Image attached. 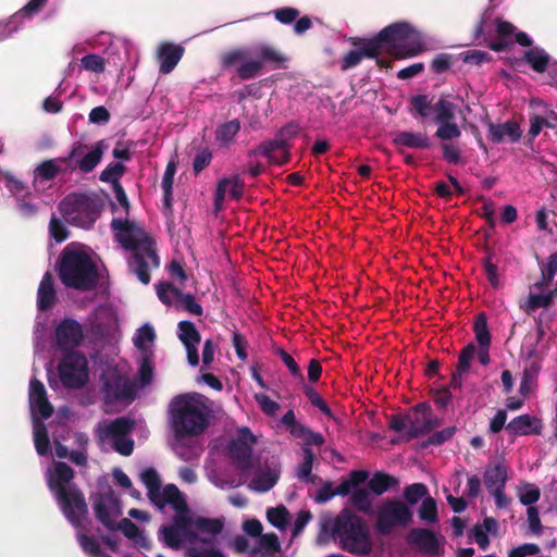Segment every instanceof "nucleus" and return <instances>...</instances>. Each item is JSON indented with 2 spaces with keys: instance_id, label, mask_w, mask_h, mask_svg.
Masks as SVG:
<instances>
[{
  "instance_id": "obj_36",
  "label": "nucleus",
  "mask_w": 557,
  "mask_h": 557,
  "mask_svg": "<svg viewBox=\"0 0 557 557\" xmlns=\"http://www.w3.org/2000/svg\"><path fill=\"white\" fill-rule=\"evenodd\" d=\"M55 302V290L53 285V276L50 272H46L37 292V306L40 311L49 310Z\"/></svg>"
},
{
  "instance_id": "obj_59",
  "label": "nucleus",
  "mask_w": 557,
  "mask_h": 557,
  "mask_svg": "<svg viewBox=\"0 0 557 557\" xmlns=\"http://www.w3.org/2000/svg\"><path fill=\"white\" fill-rule=\"evenodd\" d=\"M435 136L443 141H448L461 136V131L458 125L453 121L438 123V128Z\"/></svg>"
},
{
  "instance_id": "obj_5",
  "label": "nucleus",
  "mask_w": 557,
  "mask_h": 557,
  "mask_svg": "<svg viewBox=\"0 0 557 557\" xmlns=\"http://www.w3.org/2000/svg\"><path fill=\"white\" fill-rule=\"evenodd\" d=\"M59 278L66 287L92 289L98 282V270L84 246L70 244L60 255Z\"/></svg>"
},
{
  "instance_id": "obj_18",
  "label": "nucleus",
  "mask_w": 557,
  "mask_h": 557,
  "mask_svg": "<svg viewBox=\"0 0 557 557\" xmlns=\"http://www.w3.org/2000/svg\"><path fill=\"white\" fill-rule=\"evenodd\" d=\"M409 428L406 432V440L410 441L431 432L440 426L438 419L432 417L431 406L426 403L417 404L410 413H407Z\"/></svg>"
},
{
  "instance_id": "obj_56",
  "label": "nucleus",
  "mask_w": 557,
  "mask_h": 557,
  "mask_svg": "<svg viewBox=\"0 0 557 557\" xmlns=\"http://www.w3.org/2000/svg\"><path fill=\"white\" fill-rule=\"evenodd\" d=\"M428 494L429 490L424 483H413L404 488V497L409 505H416Z\"/></svg>"
},
{
  "instance_id": "obj_33",
  "label": "nucleus",
  "mask_w": 557,
  "mask_h": 557,
  "mask_svg": "<svg viewBox=\"0 0 557 557\" xmlns=\"http://www.w3.org/2000/svg\"><path fill=\"white\" fill-rule=\"evenodd\" d=\"M536 422H539L537 419L532 418L530 414H521L513 418L506 425V431L512 436L539 435L541 433V425H534Z\"/></svg>"
},
{
  "instance_id": "obj_17",
  "label": "nucleus",
  "mask_w": 557,
  "mask_h": 557,
  "mask_svg": "<svg viewBox=\"0 0 557 557\" xmlns=\"http://www.w3.org/2000/svg\"><path fill=\"white\" fill-rule=\"evenodd\" d=\"M298 133L299 125L288 123L280 129L275 139L262 143L253 153L268 157L272 163L283 164L289 158L287 143L296 137Z\"/></svg>"
},
{
  "instance_id": "obj_21",
  "label": "nucleus",
  "mask_w": 557,
  "mask_h": 557,
  "mask_svg": "<svg viewBox=\"0 0 557 557\" xmlns=\"http://www.w3.org/2000/svg\"><path fill=\"white\" fill-rule=\"evenodd\" d=\"M83 337V325L75 319L65 318L55 327L57 345L62 350L79 346Z\"/></svg>"
},
{
  "instance_id": "obj_61",
  "label": "nucleus",
  "mask_w": 557,
  "mask_h": 557,
  "mask_svg": "<svg viewBox=\"0 0 557 557\" xmlns=\"http://www.w3.org/2000/svg\"><path fill=\"white\" fill-rule=\"evenodd\" d=\"M125 168L120 162L110 163L100 174V180L106 183H111L114 186L119 184L120 178L123 176Z\"/></svg>"
},
{
  "instance_id": "obj_31",
  "label": "nucleus",
  "mask_w": 557,
  "mask_h": 557,
  "mask_svg": "<svg viewBox=\"0 0 557 557\" xmlns=\"http://www.w3.org/2000/svg\"><path fill=\"white\" fill-rule=\"evenodd\" d=\"M392 144L396 148H411V149H429L431 147L430 138L425 133H414L403 131L395 135Z\"/></svg>"
},
{
  "instance_id": "obj_57",
  "label": "nucleus",
  "mask_w": 557,
  "mask_h": 557,
  "mask_svg": "<svg viewBox=\"0 0 557 557\" xmlns=\"http://www.w3.org/2000/svg\"><path fill=\"white\" fill-rule=\"evenodd\" d=\"M253 399L256 400L260 411L267 417H275L281 408L277 401L271 399L264 393H256L253 395Z\"/></svg>"
},
{
  "instance_id": "obj_50",
  "label": "nucleus",
  "mask_w": 557,
  "mask_h": 557,
  "mask_svg": "<svg viewBox=\"0 0 557 557\" xmlns=\"http://www.w3.org/2000/svg\"><path fill=\"white\" fill-rule=\"evenodd\" d=\"M289 511L284 505L268 508L267 519L273 527L284 530L289 521Z\"/></svg>"
},
{
  "instance_id": "obj_64",
  "label": "nucleus",
  "mask_w": 557,
  "mask_h": 557,
  "mask_svg": "<svg viewBox=\"0 0 557 557\" xmlns=\"http://www.w3.org/2000/svg\"><path fill=\"white\" fill-rule=\"evenodd\" d=\"M410 103L413 110L421 117L429 116L431 107V100L428 95H417L410 98Z\"/></svg>"
},
{
  "instance_id": "obj_53",
  "label": "nucleus",
  "mask_w": 557,
  "mask_h": 557,
  "mask_svg": "<svg viewBox=\"0 0 557 557\" xmlns=\"http://www.w3.org/2000/svg\"><path fill=\"white\" fill-rule=\"evenodd\" d=\"M60 172V168L55 160H47L40 163L35 170V182L38 181H51L53 180L58 173Z\"/></svg>"
},
{
  "instance_id": "obj_41",
  "label": "nucleus",
  "mask_w": 557,
  "mask_h": 557,
  "mask_svg": "<svg viewBox=\"0 0 557 557\" xmlns=\"http://www.w3.org/2000/svg\"><path fill=\"white\" fill-rule=\"evenodd\" d=\"M399 480L396 476L384 472H376L368 482V487L376 495H382L389 488L397 486Z\"/></svg>"
},
{
  "instance_id": "obj_52",
  "label": "nucleus",
  "mask_w": 557,
  "mask_h": 557,
  "mask_svg": "<svg viewBox=\"0 0 557 557\" xmlns=\"http://www.w3.org/2000/svg\"><path fill=\"white\" fill-rule=\"evenodd\" d=\"M350 503L354 507H356L359 511L370 512L372 507V499L369 490L367 488H356L350 497Z\"/></svg>"
},
{
  "instance_id": "obj_60",
  "label": "nucleus",
  "mask_w": 557,
  "mask_h": 557,
  "mask_svg": "<svg viewBox=\"0 0 557 557\" xmlns=\"http://www.w3.org/2000/svg\"><path fill=\"white\" fill-rule=\"evenodd\" d=\"M518 496L522 505L533 507L541 497V491L536 485L527 483L519 490Z\"/></svg>"
},
{
  "instance_id": "obj_30",
  "label": "nucleus",
  "mask_w": 557,
  "mask_h": 557,
  "mask_svg": "<svg viewBox=\"0 0 557 557\" xmlns=\"http://www.w3.org/2000/svg\"><path fill=\"white\" fill-rule=\"evenodd\" d=\"M187 557H226L225 554L220 549L215 539H200L197 540L186 547Z\"/></svg>"
},
{
  "instance_id": "obj_8",
  "label": "nucleus",
  "mask_w": 557,
  "mask_h": 557,
  "mask_svg": "<svg viewBox=\"0 0 557 557\" xmlns=\"http://www.w3.org/2000/svg\"><path fill=\"white\" fill-rule=\"evenodd\" d=\"M101 201L96 196L72 194L59 205L63 219L75 226L90 228L100 215Z\"/></svg>"
},
{
  "instance_id": "obj_10",
  "label": "nucleus",
  "mask_w": 557,
  "mask_h": 557,
  "mask_svg": "<svg viewBox=\"0 0 557 557\" xmlns=\"http://www.w3.org/2000/svg\"><path fill=\"white\" fill-rule=\"evenodd\" d=\"M169 506L175 511V516L172 524L162 525L159 529L160 542L172 549H180L185 544L189 546L193 541L197 540V534L190 530L186 497L182 499V505L176 506L173 503Z\"/></svg>"
},
{
  "instance_id": "obj_13",
  "label": "nucleus",
  "mask_w": 557,
  "mask_h": 557,
  "mask_svg": "<svg viewBox=\"0 0 557 557\" xmlns=\"http://www.w3.org/2000/svg\"><path fill=\"white\" fill-rule=\"evenodd\" d=\"M103 39L109 41L108 47L102 54L87 53L81 59L79 71H85L95 75L104 73L107 65L113 66L115 70L122 71L123 63L120 50L127 49L125 40H113L110 34H103Z\"/></svg>"
},
{
  "instance_id": "obj_6",
  "label": "nucleus",
  "mask_w": 557,
  "mask_h": 557,
  "mask_svg": "<svg viewBox=\"0 0 557 557\" xmlns=\"http://www.w3.org/2000/svg\"><path fill=\"white\" fill-rule=\"evenodd\" d=\"M221 454L228 458L237 474L226 476L211 465H206L207 479L218 488L231 490L244 483V426L237 429L236 436L224 435L212 441L210 455Z\"/></svg>"
},
{
  "instance_id": "obj_62",
  "label": "nucleus",
  "mask_w": 557,
  "mask_h": 557,
  "mask_svg": "<svg viewBox=\"0 0 557 557\" xmlns=\"http://www.w3.org/2000/svg\"><path fill=\"white\" fill-rule=\"evenodd\" d=\"M23 26L12 14L8 20L0 21V41H3L16 34Z\"/></svg>"
},
{
  "instance_id": "obj_51",
  "label": "nucleus",
  "mask_w": 557,
  "mask_h": 557,
  "mask_svg": "<svg viewBox=\"0 0 557 557\" xmlns=\"http://www.w3.org/2000/svg\"><path fill=\"white\" fill-rule=\"evenodd\" d=\"M524 59L537 73H544L547 70L549 57L543 51L528 50L524 52Z\"/></svg>"
},
{
  "instance_id": "obj_25",
  "label": "nucleus",
  "mask_w": 557,
  "mask_h": 557,
  "mask_svg": "<svg viewBox=\"0 0 557 557\" xmlns=\"http://www.w3.org/2000/svg\"><path fill=\"white\" fill-rule=\"evenodd\" d=\"M225 524V519L220 518H207L202 516L191 515L189 512V525L197 536L200 539H215L219 535Z\"/></svg>"
},
{
  "instance_id": "obj_12",
  "label": "nucleus",
  "mask_w": 557,
  "mask_h": 557,
  "mask_svg": "<svg viewBox=\"0 0 557 557\" xmlns=\"http://www.w3.org/2000/svg\"><path fill=\"white\" fill-rule=\"evenodd\" d=\"M90 498L97 520L108 530H113L115 521L123 513L121 498L106 481L98 482L97 491Z\"/></svg>"
},
{
  "instance_id": "obj_49",
  "label": "nucleus",
  "mask_w": 557,
  "mask_h": 557,
  "mask_svg": "<svg viewBox=\"0 0 557 557\" xmlns=\"http://www.w3.org/2000/svg\"><path fill=\"white\" fill-rule=\"evenodd\" d=\"M47 2L48 0H29L23 8L14 13L15 18L24 26L26 22L30 21L44 9Z\"/></svg>"
},
{
  "instance_id": "obj_9",
  "label": "nucleus",
  "mask_w": 557,
  "mask_h": 557,
  "mask_svg": "<svg viewBox=\"0 0 557 557\" xmlns=\"http://www.w3.org/2000/svg\"><path fill=\"white\" fill-rule=\"evenodd\" d=\"M133 428V420L121 417L99 422L96 435L102 449H113L122 456H129L134 450V441L128 436Z\"/></svg>"
},
{
  "instance_id": "obj_39",
  "label": "nucleus",
  "mask_w": 557,
  "mask_h": 557,
  "mask_svg": "<svg viewBox=\"0 0 557 557\" xmlns=\"http://www.w3.org/2000/svg\"><path fill=\"white\" fill-rule=\"evenodd\" d=\"M222 66L238 83L244 79V50L237 49L223 55Z\"/></svg>"
},
{
  "instance_id": "obj_14",
  "label": "nucleus",
  "mask_w": 557,
  "mask_h": 557,
  "mask_svg": "<svg viewBox=\"0 0 557 557\" xmlns=\"http://www.w3.org/2000/svg\"><path fill=\"white\" fill-rule=\"evenodd\" d=\"M140 481L147 488V496L150 503L158 509L175 504L182 505V499L185 495L174 484H166L161 486V479L159 473L153 468H145L139 474Z\"/></svg>"
},
{
  "instance_id": "obj_34",
  "label": "nucleus",
  "mask_w": 557,
  "mask_h": 557,
  "mask_svg": "<svg viewBox=\"0 0 557 557\" xmlns=\"http://www.w3.org/2000/svg\"><path fill=\"white\" fill-rule=\"evenodd\" d=\"M507 480V468L504 465H487L485 468L483 481L486 490L490 493L496 490L505 488Z\"/></svg>"
},
{
  "instance_id": "obj_55",
  "label": "nucleus",
  "mask_w": 557,
  "mask_h": 557,
  "mask_svg": "<svg viewBox=\"0 0 557 557\" xmlns=\"http://www.w3.org/2000/svg\"><path fill=\"white\" fill-rule=\"evenodd\" d=\"M419 518L428 523H434L437 521V505L436 500L428 496L422 500V504L418 510Z\"/></svg>"
},
{
  "instance_id": "obj_29",
  "label": "nucleus",
  "mask_w": 557,
  "mask_h": 557,
  "mask_svg": "<svg viewBox=\"0 0 557 557\" xmlns=\"http://www.w3.org/2000/svg\"><path fill=\"white\" fill-rule=\"evenodd\" d=\"M280 479V469L265 467L258 469L251 478L248 487L258 493L269 492Z\"/></svg>"
},
{
  "instance_id": "obj_46",
  "label": "nucleus",
  "mask_w": 557,
  "mask_h": 557,
  "mask_svg": "<svg viewBox=\"0 0 557 557\" xmlns=\"http://www.w3.org/2000/svg\"><path fill=\"white\" fill-rule=\"evenodd\" d=\"M432 109L435 114L434 121L436 124L455 120L457 106L447 99L441 98Z\"/></svg>"
},
{
  "instance_id": "obj_3",
  "label": "nucleus",
  "mask_w": 557,
  "mask_h": 557,
  "mask_svg": "<svg viewBox=\"0 0 557 557\" xmlns=\"http://www.w3.org/2000/svg\"><path fill=\"white\" fill-rule=\"evenodd\" d=\"M111 227L116 240L132 251L128 265L143 284L150 282L149 271L159 267V258L152 238L138 225L128 220L113 219Z\"/></svg>"
},
{
  "instance_id": "obj_23",
  "label": "nucleus",
  "mask_w": 557,
  "mask_h": 557,
  "mask_svg": "<svg viewBox=\"0 0 557 557\" xmlns=\"http://www.w3.org/2000/svg\"><path fill=\"white\" fill-rule=\"evenodd\" d=\"M29 406L33 419L46 420L53 413V407L47 398L44 384L35 377L29 382Z\"/></svg>"
},
{
  "instance_id": "obj_48",
  "label": "nucleus",
  "mask_w": 557,
  "mask_h": 557,
  "mask_svg": "<svg viewBox=\"0 0 557 557\" xmlns=\"http://www.w3.org/2000/svg\"><path fill=\"white\" fill-rule=\"evenodd\" d=\"M240 129V122L235 119L220 125L215 131V139L221 146H227Z\"/></svg>"
},
{
  "instance_id": "obj_43",
  "label": "nucleus",
  "mask_w": 557,
  "mask_h": 557,
  "mask_svg": "<svg viewBox=\"0 0 557 557\" xmlns=\"http://www.w3.org/2000/svg\"><path fill=\"white\" fill-rule=\"evenodd\" d=\"M540 269L541 278L534 284V287L543 290L550 285L557 274V252L552 253L548 257V262L545 265H540Z\"/></svg>"
},
{
  "instance_id": "obj_24",
  "label": "nucleus",
  "mask_w": 557,
  "mask_h": 557,
  "mask_svg": "<svg viewBox=\"0 0 557 557\" xmlns=\"http://www.w3.org/2000/svg\"><path fill=\"white\" fill-rule=\"evenodd\" d=\"M177 335L184 344L188 363L195 367L199 363L198 346L200 335L195 324L188 320L181 321L177 327Z\"/></svg>"
},
{
  "instance_id": "obj_11",
  "label": "nucleus",
  "mask_w": 557,
  "mask_h": 557,
  "mask_svg": "<svg viewBox=\"0 0 557 557\" xmlns=\"http://www.w3.org/2000/svg\"><path fill=\"white\" fill-rule=\"evenodd\" d=\"M100 382L106 404L132 401L136 396V385L128 374L119 367H107L101 374Z\"/></svg>"
},
{
  "instance_id": "obj_32",
  "label": "nucleus",
  "mask_w": 557,
  "mask_h": 557,
  "mask_svg": "<svg viewBox=\"0 0 557 557\" xmlns=\"http://www.w3.org/2000/svg\"><path fill=\"white\" fill-rule=\"evenodd\" d=\"M115 530L121 531L127 539L132 540L137 547L147 550L150 549V540L146 536L145 532L129 519L123 518L120 522L115 521V527L112 531Z\"/></svg>"
},
{
  "instance_id": "obj_45",
  "label": "nucleus",
  "mask_w": 557,
  "mask_h": 557,
  "mask_svg": "<svg viewBox=\"0 0 557 557\" xmlns=\"http://www.w3.org/2000/svg\"><path fill=\"white\" fill-rule=\"evenodd\" d=\"M473 332L479 346H491L492 335L487 325V317L484 312H479L475 315Z\"/></svg>"
},
{
  "instance_id": "obj_35",
  "label": "nucleus",
  "mask_w": 557,
  "mask_h": 557,
  "mask_svg": "<svg viewBox=\"0 0 557 557\" xmlns=\"http://www.w3.org/2000/svg\"><path fill=\"white\" fill-rule=\"evenodd\" d=\"M281 552V543L275 533H267L259 537L257 545L249 552L250 557H275Z\"/></svg>"
},
{
  "instance_id": "obj_20",
  "label": "nucleus",
  "mask_w": 557,
  "mask_h": 557,
  "mask_svg": "<svg viewBox=\"0 0 557 557\" xmlns=\"http://www.w3.org/2000/svg\"><path fill=\"white\" fill-rule=\"evenodd\" d=\"M350 44L355 49L349 50L341 60V70L348 71L361 63L364 58H377L381 53L372 38L352 37Z\"/></svg>"
},
{
  "instance_id": "obj_26",
  "label": "nucleus",
  "mask_w": 557,
  "mask_h": 557,
  "mask_svg": "<svg viewBox=\"0 0 557 557\" xmlns=\"http://www.w3.org/2000/svg\"><path fill=\"white\" fill-rule=\"evenodd\" d=\"M184 47L172 42H161L157 48V60L161 74L171 73L184 55Z\"/></svg>"
},
{
  "instance_id": "obj_40",
  "label": "nucleus",
  "mask_w": 557,
  "mask_h": 557,
  "mask_svg": "<svg viewBox=\"0 0 557 557\" xmlns=\"http://www.w3.org/2000/svg\"><path fill=\"white\" fill-rule=\"evenodd\" d=\"M34 444L39 456H46L50 453V440L45 423L39 418L33 419Z\"/></svg>"
},
{
  "instance_id": "obj_7",
  "label": "nucleus",
  "mask_w": 557,
  "mask_h": 557,
  "mask_svg": "<svg viewBox=\"0 0 557 557\" xmlns=\"http://www.w3.org/2000/svg\"><path fill=\"white\" fill-rule=\"evenodd\" d=\"M380 53H387L397 60L417 57L425 51L420 34L407 22H396L371 37Z\"/></svg>"
},
{
  "instance_id": "obj_44",
  "label": "nucleus",
  "mask_w": 557,
  "mask_h": 557,
  "mask_svg": "<svg viewBox=\"0 0 557 557\" xmlns=\"http://www.w3.org/2000/svg\"><path fill=\"white\" fill-rule=\"evenodd\" d=\"M156 339V332L151 324L145 323L143 326L137 329L133 343L141 351L147 352L149 346L153 344Z\"/></svg>"
},
{
  "instance_id": "obj_38",
  "label": "nucleus",
  "mask_w": 557,
  "mask_h": 557,
  "mask_svg": "<svg viewBox=\"0 0 557 557\" xmlns=\"http://www.w3.org/2000/svg\"><path fill=\"white\" fill-rule=\"evenodd\" d=\"M256 57L261 59L264 65L275 69H287L288 58L278 49L269 46L261 45L256 49Z\"/></svg>"
},
{
  "instance_id": "obj_47",
  "label": "nucleus",
  "mask_w": 557,
  "mask_h": 557,
  "mask_svg": "<svg viewBox=\"0 0 557 557\" xmlns=\"http://www.w3.org/2000/svg\"><path fill=\"white\" fill-rule=\"evenodd\" d=\"M304 459L296 470L297 478L305 483H313L312 465L314 460V453L311 448L304 447Z\"/></svg>"
},
{
  "instance_id": "obj_16",
  "label": "nucleus",
  "mask_w": 557,
  "mask_h": 557,
  "mask_svg": "<svg viewBox=\"0 0 557 557\" xmlns=\"http://www.w3.org/2000/svg\"><path fill=\"white\" fill-rule=\"evenodd\" d=\"M58 371L64 387L81 388L88 380V361L83 354L70 351L61 359Z\"/></svg>"
},
{
  "instance_id": "obj_28",
  "label": "nucleus",
  "mask_w": 557,
  "mask_h": 557,
  "mask_svg": "<svg viewBox=\"0 0 557 557\" xmlns=\"http://www.w3.org/2000/svg\"><path fill=\"white\" fill-rule=\"evenodd\" d=\"M244 193V184L238 176L223 178L219 182L215 197L214 207L219 211L222 209L223 201L226 195L234 199H239Z\"/></svg>"
},
{
  "instance_id": "obj_19",
  "label": "nucleus",
  "mask_w": 557,
  "mask_h": 557,
  "mask_svg": "<svg viewBox=\"0 0 557 557\" xmlns=\"http://www.w3.org/2000/svg\"><path fill=\"white\" fill-rule=\"evenodd\" d=\"M108 145L104 140L95 143L90 148L87 145L75 143L69 154V159L76 160V166L83 173L91 172L101 161Z\"/></svg>"
},
{
  "instance_id": "obj_42",
  "label": "nucleus",
  "mask_w": 557,
  "mask_h": 557,
  "mask_svg": "<svg viewBox=\"0 0 557 557\" xmlns=\"http://www.w3.org/2000/svg\"><path fill=\"white\" fill-rule=\"evenodd\" d=\"M554 297H556L554 289L547 294L530 293L524 305L521 306V309L527 313H532L539 308H549L554 304Z\"/></svg>"
},
{
  "instance_id": "obj_4",
  "label": "nucleus",
  "mask_w": 557,
  "mask_h": 557,
  "mask_svg": "<svg viewBox=\"0 0 557 557\" xmlns=\"http://www.w3.org/2000/svg\"><path fill=\"white\" fill-rule=\"evenodd\" d=\"M337 540L342 549L357 556H367L373 544L367 522L348 508H344L333 518L323 515L320 519V535Z\"/></svg>"
},
{
  "instance_id": "obj_27",
  "label": "nucleus",
  "mask_w": 557,
  "mask_h": 557,
  "mask_svg": "<svg viewBox=\"0 0 557 557\" xmlns=\"http://www.w3.org/2000/svg\"><path fill=\"white\" fill-rule=\"evenodd\" d=\"M487 137L494 144H500L507 137L509 141L517 143L521 138L522 131L516 121H507L502 124L488 123Z\"/></svg>"
},
{
  "instance_id": "obj_1",
  "label": "nucleus",
  "mask_w": 557,
  "mask_h": 557,
  "mask_svg": "<svg viewBox=\"0 0 557 557\" xmlns=\"http://www.w3.org/2000/svg\"><path fill=\"white\" fill-rule=\"evenodd\" d=\"M198 393L175 396L169 406V423L173 433L172 448L184 461L199 459L203 447L199 436L209 425L210 408Z\"/></svg>"
},
{
  "instance_id": "obj_2",
  "label": "nucleus",
  "mask_w": 557,
  "mask_h": 557,
  "mask_svg": "<svg viewBox=\"0 0 557 557\" xmlns=\"http://www.w3.org/2000/svg\"><path fill=\"white\" fill-rule=\"evenodd\" d=\"M73 479V469L62 461L54 462L53 468L46 471L48 487L64 518L77 530V541L82 549L91 557H106L98 541L81 532L88 509L85 496Z\"/></svg>"
},
{
  "instance_id": "obj_22",
  "label": "nucleus",
  "mask_w": 557,
  "mask_h": 557,
  "mask_svg": "<svg viewBox=\"0 0 557 557\" xmlns=\"http://www.w3.org/2000/svg\"><path fill=\"white\" fill-rule=\"evenodd\" d=\"M408 541L428 557H438L444 554V548L436 534L429 529H412L408 534Z\"/></svg>"
},
{
  "instance_id": "obj_37",
  "label": "nucleus",
  "mask_w": 557,
  "mask_h": 557,
  "mask_svg": "<svg viewBox=\"0 0 557 557\" xmlns=\"http://www.w3.org/2000/svg\"><path fill=\"white\" fill-rule=\"evenodd\" d=\"M270 109V100L268 99L259 100L258 102L250 100V104H246V116L249 119L250 127L253 129L263 127Z\"/></svg>"
},
{
  "instance_id": "obj_58",
  "label": "nucleus",
  "mask_w": 557,
  "mask_h": 557,
  "mask_svg": "<svg viewBox=\"0 0 557 557\" xmlns=\"http://www.w3.org/2000/svg\"><path fill=\"white\" fill-rule=\"evenodd\" d=\"M304 393L313 407L318 408L326 417L333 418V412H332L331 408L329 407L326 401L322 398V396H320L312 386L306 385L304 387Z\"/></svg>"
},
{
  "instance_id": "obj_15",
  "label": "nucleus",
  "mask_w": 557,
  "mask_h": 557,
  "mask_svg": "<svg viewBox=\"0 0 557 557\" xmlns=\"http://www.w3.org/2000/svg\"><path fill=\"white\" fill-rule=\"evenodd\" d=\"M411 509L398 499L384 502L376 512V530L380 534L387 535L396 527H407L412 521Z\"/></svg>"
},
{
  "instance_id": "obj_54",
  "label": "nucleus",
  "mask_w": 557,
  "mask_h": 557,
  "mask_svg": "<svg viewBox=\"0 0 557 557\" xmlns=\"http://www.w3.org/2000/svg\"><path fill=\"white\" fill-rule=\"evenodd\" d=\"M475 354L476 346L474 343H469L466 345L459 352L456 370L459 371V373L467 374L470 370L471 361L473 360Z\"/></svg>"
},
{
  "instance_id": "obj_63",
  "label": "nucleus",
  "mask_w": 557,
  "mask_h": 557,
  "mask_svg": "<svg viewBox=\"0 0 557 557\" xmlns=\"http://www.w3.org/2000/svg\"><path fill=\"white\" fill-rule=\"evenodd\" d=\"M441 149L443 152V159L449 164H462L463 159L461 157L460 148L453 143H443L441 145Z\"/></svg>"
}]
</instances>
